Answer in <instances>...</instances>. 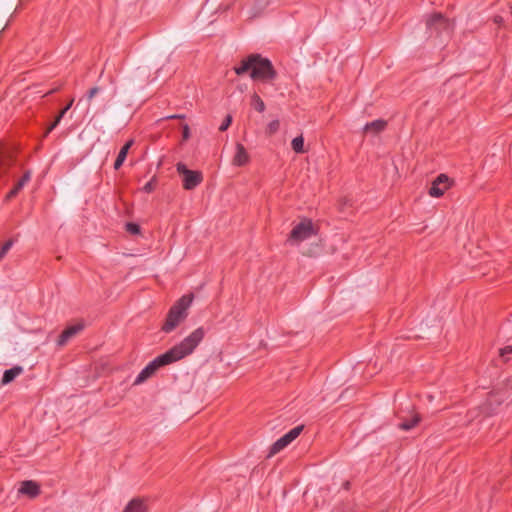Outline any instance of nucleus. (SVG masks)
<instances>
[{"label":"nucleus","mask_w":512,"mask_h":512,"mask_svg":"<svg viewBox=\"0 0 512 512\" xmlns=\"http://www.w3.org/2000/svg\"><path fill=\"white\" fill-rule=\"evenodd\" d=\"M193 301V295L182 296L169 310L162 330L166 333L173 331L187 317V310Z\"/></svg>","instance_id":"nucleus-1"},{"label":"nucleus","mask_w":512,"mask_h":512,"mask_svg":"<svg viewBox=\"0 0 512 512\" xmlns=\"http://www.w3.org/2000/svg\"><path fill=\"white\" fill-rule=\"evenodd\" d=\"M184 354H161L151 361L137 376L134 381L135 385H139L152 377L156 371L165 365L176 362L183 357Z\"/></svg>","instance_id":"nucleus-2"},{"label":"nucleus","mask_w":512,"mask_h":512,"mask_svg":"<svg viewBox=\"0 0 512 512\" xmlns=\"http://www.w3.org/2000/svg\"><path fill=\"white\" fill-rule=\"evenodd\" d=\"M317 234V229L309 219L301 220L291 231L289 243L299 245L301 242L311 239Z\"/></svg>","instance_id":"nucleus-3"},{"label":"nucleus","mask_w":512,"mask_h":512,"mask_svg":"<svg viewBox=\"0 0 512 512\" xmlns=\"http://www.w3.org/2000/svg\"><path fill=\"white\" fill-rule=\"evenodd\" d=\"M255 55L256 59L253 61L251 68V78L264 81L273 79L275 77V71L271 62L258 54Z\"/></svg>","instance_id":"nucleus-4"},{"label":"nucleus","mask_w":512,"mask_h":512,"mask_svg":"<svg viewBox=\"0 0 512 512\" xmlns=\"http://www.w3.org/2000/svg\"><path fill=\"white\" fill-rule=\"evenodd\" d=\"M85 326V322L81 320L67 326L56 339V348H65L70 341L84 330Z\"/></svg>","instance_id":"nucleus-5"},{"label":"nucleus","mask_w":512,"mask_h":512,"mask_svg":"<svg viewBox=\"0 0 512 512\" xmlns=\"http://www.w3.org/2000/svg\"><path fill=\"white\" fill-rule=\"evenodd\" d=\"M177 171L183 178V187L186 190H192L202 182L201 172L189 170L182 163L177 164Z\"/></svg>","instance_id":"nucleus-6"},{"label":"nucleus","mask_w":512,"mask_h":512,"mask_svg":"<svg viewBox=\"0 0 512 512\" xmlns=\"http://www.w3.org/2000/svg\"><path fill=\"white\" fill-rule=\"evenodd\" d=\"M303 430V426H297L278 439L271 447L269 456H273L287 447L293 440H295Z\"/></svg>","instance_id":"nucleus-7"},{"label":"nucleus","mask_w":512,"mask_h":512,"mask_svg":"<svg viewBox=\"0 0 512 512\" xmlns=\"http://www.w3.org/2000/svg\"><path fill=\"white\" fill-rule=\"evenodd\" d=\"M204 330L198 328L186 337L179 346L178 352H192L204 337Z\"/></svg>","instance_id":"nucleus-8"},{"label":"nucleus","mask_w":512,"mask_h":512,"mask_svg":"<svg viewBox=\"0 0 512 512\" xmlns=\"http://www.w3.org/2000/svg\"><path fill=\"white\" fill-rule=\"evenodd\" d=\"M450 187V180L449 178L441 174L439 175L432 183V186L429 190V195L432 197H440L442 196L445 191Z\"/></svg>","instance_id":"nucleus-9"},{"label":"nucleus","mask_w":512,"mask_h":512,"mask_svg":"<svg viewBox=\"0 0 512 512\" xmlns=\"http://www.w3.org/2000/svg\"><path fill=\"white\" fill-rule=\"evenodd\" d=\"M427 27L436 31L445 30L449 32L452 28V24L441 14H434L427 20Z\"/></svg>","instance_id":"nucleus-10"},{"label":"nucleus","mask_w":512,"mask_h":512,"mask_svg":"<svg viewBox=\"0 0 512 512\" xmlns=\"http://www.w3.org/2000/svg\"><path fill=\"white\" fill-rule=\"evenodd\" d=\"M250 161V155L248 153V151L246 150V148L240 144V143H236V146H235V155L232 159V164L234 166H245L249 163Z\"/></svg>","instance_id":"nucleus-11"},{"label":"nucleus","mask_w":512,"mask_h":512,"mask_svg":"<svg viewBox=\"0 0 512 512\" xmlns=\"http://www.w3.org/2000/svg\"><path fill=\"white\" fill-rule=\"evenodd\" d=\"M18 492L29 498H35L40 493V487L34 481H23Z\"/></svg>","instance_id":"nucleus-12"},{"label":"nucleus","mask_w":512,"mask_h":512,"mask_svg":"<svg viewBox=\"0 0 512 512\" xmlns=\"http://www.w3.org/2000/svg\"><path fill=\"white\" fill-rule=\"evenodd\" d=\"M124 512H148V504L145 499L133 498L126 505Z\"/></svg>","instance_id":"nucleus-13"},{"label":"nucleus","mask_w":512,"mask_h":512,"mask_svg":"<svg viewBox=\"0 0 512 512\" xmlns=\"http://www.w3.org/2000/svg\"><path fill=\"white\" fill-rule=\"evenodd\" d=\"M269 0H254L248 14L251 18L258 17L268 7Z\"/></svg>","instance_id":"nucleus-14"},{"label":"nucleus","mask_w":512,"mask_h":512,"mask_svg":"<svg viewBox=\"0 0 512 512\" xmlns=\"http://www.w3.org/2000/svg\"><path fill=\"white\" fill-rule=\"evenodd\" d=\"M385 126H386V122L384 120L378 119L371 123L366 124L363 131L366 134L376 135L377 133L384 130Z\"/></svg>","instance_id":"nucleus-15"},{"label":"nucleus","mask_w":512,"mask_h":512,"mask_svg":"<svg viewBox=\"0 0 512 512\" xmlns=\"http://www.w3.org/2000/svg\"><path fill=\"white\" fill-rule=\"evenodd\" d=\"M23 372V368L21 366H14L11 369H8L4 372L1 385H7L12 382L17 376H19Z\"/></svg>","instance_id":"nucleus-16"},{"label":"nucleus","mask_w":512,"mask_h":512,"mask_svg":"<svg viewBox=\"0 0 512 512\" xmlns=\"http://www.w3.org/2000/svg\"><path fill=\"white\" fill-rule=\"evenodd\" d=\"M255 59H256V55L252 54V55L248 56L246 59L242 60L241 65L239 67L234 68L235 73L237 75H242V74L246 73L247 71L251 70L253 61H255Z\"/></svg>","instance_id":"nucleus-17"},{"label":"nucleus","mask_w":512,"mask_h":512,"mask_svg":"<svg viewBox=\"0 0 512 512\" xmlns=\"http://www.w3.org/2000/svg\"><path fill=\"white\" fill-rule=\"evenodd\" d=\"M132 145H133V140H130L121 148V150L118 154V157L114 163V168L116 170L119 169L121 167V165L123 164V162L125 161L128 151Z\"/></svg>","instance_id":"nucleus-18"},{"label":"nucleus","mask_w":512,"mask_h":512,"mask_svg":"<svg viewBox=\"0 0 512 512\" xmlns=\"http://www.w3.org/2000/svg\"><path fill=\"white\" fill-rule=\"evenodd\" d=\"M30 178L31 173L30 171H27L22 177V179L16 184V186L8 193L7 198L14 197L19 192V190H21L24 187V185L30 180Z\"/></svg>","instance_id":"nucleus-19"},{"label":"nucleus","mask_w":512,"mask_h":512,"mask_svg":"<svg viewBox=\"0 0 512 512\" xmlns=\"http://www.w3.org/2000/svg\"><path fill=\"white\" fill-rule=\"evenodd\" d=\"M74 102V99H71L68 104L66 105V107H64L60 112L59 114L57 115V117L55 118L54 122L47 128L46 130V133L45 135H47L49 132H51L61 121V119L63 118V116L65 115V113L70 109V107L72 106Z\"/></svg>","instance_id":"nucleus-20"},{"label":"nucleus","mask_w":512,"mask_h":512,"mask_svg":"<svg viewBox=\"0 0 512 512\" xmlns=\"http://www.w3.org/2000/svg\"><path fill=\"white\" fill-rule=\"evenodd\" d=\"M291 146H292V149L296 152V153H303L305 152V148H304V138L302 135L294 138L291 142Z\"/></svg>","instance_id":"nucleus-21"},{"label":"nucleus","mask_w":512,"mask_h":512,"mask_svg":"<svg viewBox=\"0 0 512 512\" xmlns=\"http://www.w3.org/2000/svg\"><path fill=\"white\" fill-rule=\"evenodd\" d=\"M251 104L259 112H263L265 110L263 100L255 93L251 96Z\"/></svg>","instance_id":"nucleus-22"},{"label":"nucleus","mask_w":512,"mask_h":512,"mask_svg":"<svg viewBox=\"0 0 512 512\" xmlns=\"http://www.w3.org/2000/svg\"><path fill=\"white\" fill-rule=\"evenodd\" d=\"M419 421H420V416L419 415H414L412 417L411 421L403 422L402 424H400V428L403 429V430H409L412 427H414Z\"/></svg>","instance_id":"nucleus-23"},{"label":"nucleus","mask_w":512,"mask_h":512,"mask_svg":"<svg viewBox=\"0 0 512 512\" xmlns=\"http://www.w3.org/2000/svg\"><path fill=\"white\" fill-rule=\"evenodd\" d=\"M279 121L278 120H273L271 121L268 125H267V128H266V131L268 134L272 135L274 133H276L279 129Z\"/></svg>","instance_id":"nucleus-24"},{"label":"nucleus","mask_w":512,"mask_h":512,"mask_svg":"<svg viewBox=\"0 0 512 512\" xmlns=\"http://www.w3.org/2000/svg\"><path fill=\"white\" fill-rule=\"evenodd\" d=\"M13 245V241L12 240H8L1 248V251H0V260L6 255V253L10 250V248L12 247Z\"/></svg>","instance_id":"nucleus-25"},{"label":"nucleus","mask_w":512,"mask_h":512,"mask_svg":"<svg viewBox=\"0 0 512 512\" xmlns=\"http://www.w3.org/2000/svg\"><path fill=\"white\" fill-rule=\"evenodd\" d=\"M9 165L8 155L0 153V170Z\"/></svg>","instance_id":"nucleus-26"},{"label":"nucleus","mask_w":512,"mask_h":512,"mask_svg":"<svg viewBox=\"0 0 512 512\" xmlns=\"http://www.w3.org/2000/svg\"><path fill=\"white\" fill-rule=\"evenodd\" d=\"M126 228H127V231L132 233V234H137L140 231L139 226L137 224H134V223H128L126 225Z\"/></svg>","instance_id":"nucleus-27"},{"label":"nucleus","mask_w":512,"mask_h":512,"mask_svg":"<svg viewBox=\"0 0 512 512\" xmlns=\"http://www.w3.org/2000/svg\"><path fill=\"white\" fill-rule=\"evenodd\" d=\"M98 93H99L98 87H93L92 89H90L88 92V95H87L88 101L90 102Z\"/></svg>","instance_id":"nucleus-28"},{"label":"nucleus","mask_w":512,"mask_h":512,"mask_svg":"<svg viewBox=\"0 0 512 512\" xmlns=\"http://www.w3.org/2000/svg\"><path fill=\"white\" fill-rule=\"evenodd\" d=\"M231 122H232V117H231L230 115H228V116L226 117L225 121H224V122L222 123V125L220 126V128H219V129H220L221 131L226 130V129L229 127V125L231 124Z\"/></svg>","instance_id":"nucleus-29"},{"label":"nucleus","mask_w":512,"mask_h":512,"mask_svg":"<svg viewBox=\"0 0 512 512\" xmlns=\"http://www.w3.org/2000/svg\"><path fill=\"white\" fill-rule=\"evenodd\" d=\"M317 252H318V245L316 244L312 249H310L308 251H304L303 254L308 255V256H313V255H316Z\"/></svg>","instance_id":"nucleus-30"},{"label":"nucleus","mask_w":512,"mask_h":512,"mask_svg":"<svg viewBox=\"0 0 512 512\" xmlns=\"http://www.w3.org/2000/svg\"><path fill=\"white\" fill-rule=\"evenodd\" d=\"M190 137V130L188 125H183V139L187 140Z\"/></svg>","instance_id":"nucleus-31"},{"label":"nucleus","mask_w":512,"mask_h":512,"mask_svg":"<svg viewBox=\"0 0 512 512\" xmlns=\"http://www.w3.org/2000/svg\"><path fill=\"white\" fill-rule=\"evenodd\" d=\"M154 186H153V182L150 181L148 183H146L143 187V190L147 193H150L152 190H153Z\"/></svg>","instance_id":"nucleus-32"},{"label":"nucleus","mask_w":512,"mask_h":512,"mask_svg":"<svg viewBox=\"0 0 512 512\" xmlns=\"http://www.w3.org/2000/svg\"><path fill=\"white\" fill-rule=\"evenodd\" d=\"M494 22L497 23V24H502L503 18L501 16H495L494 17Z\"/></svg>","instance_id":"nucleus-33"},{"label":"nucleus","mask_w":512,"mask_h":512,"mask_svg":"<svg viewBox=\"0 0 512 512\" xmlns=\"http://www.w3.org/2000/svg\"><path fill=\"white\" fill-rule=\"evenodd\" d=\"M499 352L505 353V352H512V347L507 346L505 348H502L499 350Z\"/></svg>","instance_id":"nucleus-34"},{"label":"nucleus","mask_w":512,"mask_h":512,"mask_svg":"<svg viewBox=\"0 0 512 512\" xmlns=\"http://www.w3.org/2000/svg\"><path fill=\"white\" fill-rule=\"evenodd\" d=\"M168 118H183L182 115H172V116H169Z\"/></svg>","instance_id":"nucleus-35"},{"label":"nucleus","mask_w":512,"mask_h":512,"mask_svg":"<svg viewBox=\"0 0 512 512\" xmlns=\"http://www.w3.org/2000/svg\"><path fill=\"white\" fill-rule=\"evenodd\" d=\"M168 352L173 353V352H176V351L174 349H171Z\"/></svg>","instance_id":"nucleus-36"}]
</instances>
